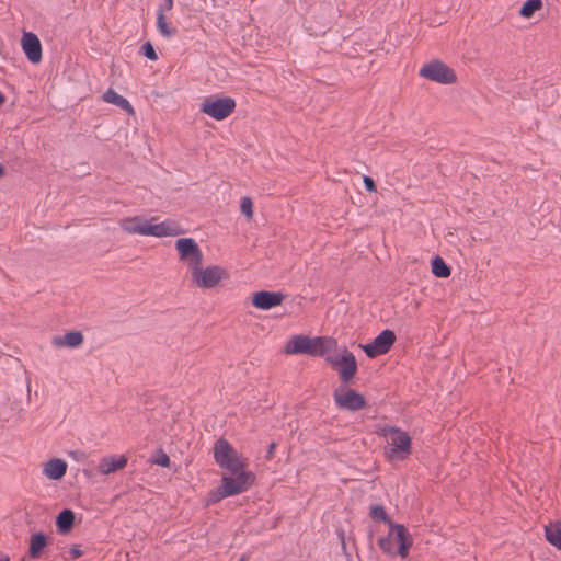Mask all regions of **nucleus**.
I'll return each instance as SVG.
<instances>
[{"label":"nucleus","instance_id":"obj_8","mask_svg":"<svg viewBox=\"0 0 561 561\" xmlns=\"http://www.w3.org/2000/svg\"><path fill=\"white\" fill-rule=\"evenodd\" d=\"M236 108V101L230 96L206 98L202 104L201 112L216 121L227 118Z\"/></svg>","mask_w":561,"mask_h":561},{"label":"nucleus","instance_id":"obj_34","mask_svg":"<svg viewBox=\"0 0 561 561\" xmlns=\"http://www.w3.org/2000/svg\"><path fill=\"white\" fill-rule=\"evenodd\" d=\"M69 554L72 559H77V558H80L82 554H83V551L79 548L78 545H73L70 549H69Z\"/></svg>","mask_w":561,"mask_h":561},{"label":"nucleus","instance_id":"obj_31","mask_svg":"<svg viewBox=\"0 0 561 561\" xmlns=\"http://www.w3.org/2000/svg\"><path fill=\"white\" fill-rule=\"evenodd\" d=\"M172 8H173V0H164V2L159 5L157 13L165 14V12L171 11Z\"/></svg>","mask_w":561,"mask_h":561},{"label":"nucleus","instance_id":"obj_2","mask_svg":"<svg viewBox=\"0 0 561 561\" xmlns=\"http://www.w3.org/2000/svg\"><path fill=\"white\" fill-rule=\"evenodd\" d=\"M381 435L389 439L391 447L386 451L389 459H405L411 454V437L404 431L396 426H386Z\"/></svg>","mask_w":561,"mask_h":561},{"label":"nucleus","instance_id":"obj_23","mask_svg":"<svg viewBox=\"0 0 561 561\" xmlns=\"http://www.w3.org/2000/svg\"><path fill=\"white\" fill-rule=\"evenodd\" d=\"M432 273L436 277L446 278L450 275L451 271L445 261L437 255L432 260Z\"/></svg>","mask_w":561,"mask_h":561},{"label":"nucleus","instance_id":"obj_11","mask_svg":"<svg viewBox=\"0 0 561 561\" xmlns=\"http://www.w3.org/2000/svg\"><path fill=\"white\" fill-rule=\"evenodd\" d=\"M226 270L218 265H210L203 268V265L192 275V282L199 288H213L219 284L222 278H227Z\"/></svg>","mask_w":561,"mask_h":561},{"label":"nucleus","instance_id":"obj_16","mask_svg":"<svg viewBox=\"0 0 561 561\" xmlns=\"http://www.w3.org/2000/svg\"><path fill=\"white\" fill-rule=\"evenodd\" d=\"M127 458L125 456H108L101 459L98 471L102 474H110L125 468Z\"/></svg>","mask_w":561,"mask_h":561},{"label":"nucleus","instance_id":"obj_33","mask_svg":"<svg viewBox=\"0 0 561 561\" xmlns=\"http://www.w3.org/2000/svg\"><path fill=\"white\" fill-rule=\"evenodd\" d=\"M154 462L161 467H169L170 458L167 454L161 453V455L156 459Z\"/></svg>","mask_w":561,"mask_h":561},{"label":"nucleus","instance_id":"obj_21","mask_svg":"<svg viewBox=\"0 0 561 561\" xmlns=\"http://www.w3.org/2000/svg\"><path fill=\"white\" fill-rule=\"evenodd\" d=\"M73 524L75 513L71 510L65 508L57 515L56 527L60 534L69 533L72 529Z\"/></svg>","mask_w":561,"mask_h":561},{"label":"nucleus","instance_id":"obj_14","mask_svg":"<svg viewBox=\"0 0 561 561\" xmlns=\"http://www.w3.org/2000/svg\"><path fill=\"white\" fill-rule=\"evenodd\" d=\"M285 296L280 291L260 290L252 296V304L261 310H270L279 306Z\"/></svg>","mask_w":561,"mask_h":561},{"label":"nucleus","instance_id":"obj_7","mask_svg":"<svg viewBox=\"0 0 561 561\" xmlns=\"http://www.w3.org/2000/svg\"><path fill=\"white\" fill-rule=\"evenodd\" d=\"M419 75L440 84H451L457 81L455 71L449 66L437 59L425 64L420 69Z\"/></svg>","mask_w":561,"mask_h":561},{"label":"nucleus","instance_id":"obj_38","mask_svg":"<svg viewBox=\"0 0 561 561\" xmlns=\"http://www.w3.org/2000/svg\"><path fill=\"white\" fill-rule=\"evenodd\" d=\"M5 174L4 168L0 164V179Z\"/></svg>","mask_w":561,"mask_h":561},{"label":"nucleus","instance_id":"obj_24","mask_svg":"<svg viewBox=\"0 0 561 561\" xmlns=\"http://www.w3.org/2000/svg\"><path fill=\"white\" fill-rule=\"evenodd\" d=\"M157 27H158V31L160 32V34L165 38H170L176 34V28L173 26H170L167 23L165 14L157 13Z\"/></svg>","mask_w":561,"mask_h":561},{"label":"nucleus","instance_id":"obj_36","mask_svg":"<svg viewBox=\"0 0 561 561\" xmlns=\"http://www.w3.org/2000/svg\"><path fill=\"white\" fill-rule=\"evenodd\" d=\"M70 455H71L72 457H75L76 459L78 458V456H82V457L84 456V454H83V453H81V451H72Z\"/></svg>","mask_w":561,"mask_h":561},{"label":"nucleus","instance_id":"obj_29","mask_svg":"<svg viewBox=\"0 0 561 561\" xmlns=\"http://www.w3.org/2000/svg\"><path fill=\"white\" fill-rule=\"evenodd\" d=\"M141 51L144 54V56H146L148 59L150 60H157L158 59V55L152 46V44L150 42H146L142 47H141Z\"/></svg>","mask_w":561,"mask_h":561},{"label":"nucleus","instance_id":"obj_17","mask_svg":"<svg viewBox=\"0 0 561 561\" xmlns=\"http://www.w3.org/2000/svg\"><path fill=\"white\" fill-rule=\"evenodd\" d=\"M48 545L47 536L43 533H34L30 538L28 554L33 559L42 557L44 549Z\"/></svg>","mask_w":561,"mask_h":561},{"label":"nucleus","instance_id":"obj_5","mask_svg":"<svg viewBox=\"0 0 561 561\" xmlns=\"http://www.w3.org/2000/svg\"><path fill=\"white\" fill-rule=\"evenodd\" d=\"M255 481V474L244 468L221 478V496H233L248 491Z\"/></svg>","mask_w":561,"mask_h":561},{"label":"nucleus","instance_id":"obj_15","mask_svg":"<svg viewBox=\"0 0 561 561\" xmlns=\"http://www.w3.org/2000/svg\"><path fill=\"white\" fill-rule=\"evenodd\" d=\"M22 48L27 59L33 64L42 60V44L36 34L25 32L21 39Z\"/></svg>","mask_w":561,"mask_h":561},{"label":"nucleus","instance_id":"obj_10","mask_svg":"<svg viewBox=\"0 0 561 561\" xmlns=\"http://www.w3.org/2000/svg\"><path fill=\"white\" fill-rule=\"evenodd\" d=\"M333 397L335 404L343 410L355 412L367 407L365 397L351 388L341 387L334 391Z\"/></svg>","mask_w":561,"mask_h":561},{"label":"nucleus","instance_id":"obj_19","mask_svg":"<svg viewBox=\"0 0 561 561\" xmlns=\"http://www.w3.org/2000/svg\"><path fill=\"white\" fill-rule=\"evenodd\" d=\"M83 342V335L80 331H70L67 332L62 336H55L53 339V344L57 347L68 346V347H78Z\"/></svg>","mask_w":561,"mask_h":561},{"label":"nucleus","instance_id":"obj_40","mask_svg":"<svg viewBox=\"0 0 561 561\" xmlns=\"http://www.w3.org/2000/svg\"><path fill=\"white\" fill-rule=\"evenodd\" d=\"M239 561H247V557L245 556H242Z\"/></svg>","mask_w":561,"mask_h":561},{"label":"nucleus","instance_id":"obj_32","mask_svg":"<svg viewBox=\"0 0 561 561\" xmlns=\"http://www.w3.org/2000/svg\"><path fill=\"white\" fill-rule=\"evenodd\" d=\"M364 185H365V188L368 191V192H376L377 191V186L375 184V181L370 178V176H364Z\"/></svg>","mask_w":561,"mask_h":561},{"label":"nucleus","instance_id":"obj_20","mask_svg":"<svg viewBox=\"0 0 561 561\" xmlns=\"http://www.w3.org/2000/svg\"><path fill=\"white\" fill-rule=\"evenodd\" d=\"M102 99L106 103L114 104L122 110L126 111L128 114L133 115L135 113L134 107L129 103L127 99L119 95L117 92H115L113 89H108L102 96Z\"/></svg>","mask_w":561,"mask_h":561},{"label":"nucleus","instance_id":"obj_3","mask_svg":"<svg viewBox=\"0 0 561 561\" xmlns=\"http://www.w3.org/2000/svg\"><path fill=\"white\" fill-rule=\"evenodd\" d=\"M214 458L217 465L229 473L245 468V462L239 453L225 438H219L214 445Z\"/></svg>","mask_w":561,"mask_h":561},{"label":"nucleus","instance_id":"obj_37","mask_svg":"<svg viewBox=\"0 0 561 561\" xmlns=\"http://www.w3.org/2000/svg\"><path fill=\"white\" fill-rule=\"evenodd\" d=\"M5 102V96L3 93L0 92V106L3 105Z\"/></svg>","mask_w":561,"mask_h":561},{"label":"nucleus","instance_id":"obj_39","mask_svg":"<svg viewBox=\"0 0 561 561\" xmlns=\"http://www.w3.org/2000/svg\"><path fill=\"white\" fill-rule=\"evenodd\" d=\"M0 561H10L9 557L5 554L0 556Z\"/></svg>","mask_w":561,"mask_h":561},{"label":"nucleus","instance_id":"obj_35","mask_svg":"<svg viewBox=\"0 0 561 561\" xmlns=\"http://www.w3.org/2000/svg\"><path fill=\"white\" fill-rule=\"evenodd\" d=\"M275 448H276V443L272 442L267 448V453H266L267 459H271L274 456Z\"/></svg>","mask_w":561,"mask_h":561},{"label":"nucleus","instance_id":"obj_18","mask_svg":"<svg viewBox=\"0 0 561 561\" xmlns=\"http://www.w3.org/2000/svg\"><path fill=\"white\" fill-rule=\"evenodd\" d=\"M67 470V463L59 458L50 459L45 463L44 473L51 480L61 479Z\"/></svg>","mask_w":561,"mask_h":561},{"label":"nucleus","instance_id":"obj_30","mask_svg":"<svg viewBox=\"0 0 561 561\" xmlns=\"http://www.w3.org/2000/svg\"><path fill=\"white\" fill-rule=\"evenodd\" d=\"M225 497L226 496H221V486L219 485L215 491L208 494V503L215 504Z\"/></svg>","mask_w":561,"mask_h":561},{"label":"nucleus","instance_id":"obj_28","mask_svg":"<svg viewBox=\"0 0 561 561\" xmlns=\"http://www.w3.org/2000/svg\"><path fill=\"white\" fill-rule=\"evenodd\" d=\"M241 213L248 218L251 219L253 216V203L252 199L248 196L241 198L240 204Z\"/></svg>","mask_w":561,"mask_h":561},{"label":"nucleus","instance_id":"obj_4","mask_svg":"<svg viewBox=\"0 0 561 561\" xmlns=\"http://www.w3.org/2000/svg\"><path fill=\"white\" fill-rule=\"evenodd\" d=\"M286 354H308L311 356H324L327 348L324 347L323 337H309L307 335L291 336L286 346Z\"/></svg>","mask_w":561,"mask_h":561},{"label":"nucleus","instance_id":"obj_6","mask_svg":"<svg viewBox=\"0 0 561 561\" xmlns=\"http://www.w3.org/2000/svg\"><path fill=\"white\" fill-rule=\"evenodd\" d=\"M175 249L179 252L180 261L188 266L192 275L203 265V253L194 239H178Z\"/></svg>","mask_w":561,"mask_h":561},{"label":"nucleus","instance_id":"obj_41","mask_svg":"<svg viewBox=\"0 0 561 561\" xmlns=\"http://www.w3.org/2000/svg\"><path fill=\"white\" fill-rule=\"evenodd\" d=\"M22 561H26L25 559H22Z\"/></svg>","mask_w":561,"mask_h":561},{"label":"nucleus","instance_id":"obj_25","mask_svg":"<svg viewBox=\"0 0 561 561\" xmlns=\"http://www.w3.org/2000/svg\"><path fill=\"white\" fill-rule=\"evenodd\" d=\"M542 8L541 0H527L520 8L519 14L523 18L529 19L534 13Z\"/></svg>","mask_w":561,"mask_h":561},{"label":"nucleus","instance_id":"obj_13","mask_svg":"<svg viewBox=\"0 0 561 561\" xmlns=\"http://www.w3.org/2000/svg\"><path fill=\"white\" fill-rule=\"evenodd\" d=\"M390 535L392 536L393 541L398 543L397 553L401 558H407L409 556V550L413 545V539L409 534L408 529L402 524L390 523Z\"/></svg>","mask_w":561,"mask_h":561},{"label":"nucleus","instance_id":"obj_9","mask_svg":"<svg viewBox=\"0 0 561 561\" xmlns=\"http://www.w3.org/2000/svg\"><path fill=\"white\" fill-rule=\"evenodd\" d=\"M327 362L337 369L340 380L347 385L357 374V362L353 353L344 350V353L337 357H327Z\"/></svg>","mask_w":561,"mask_h":561},{"label":"nucleus","instance_id":"obj_1","mask_svg":"<svg viewBox=\"0 0 561 561\" xmlns=\"http://www.w3.org/2000/svg\"><path fill=\"white\" fill-rule=\"evenodd\" d=\"M121 227L128 233H137L141 236L167 237L178 236L181 233L178 225L172 221H163L153 225L147 219L138 216L122 219Z\"/></svg>","mask_w":561,"mask_h":561},{"label":"nucleus","instance_id":"obj_26","mask_svg":"<svg viewBox=\"0 0 561 561\" xmlns=\"http://www.w3.org/2000/svg\"><path fill=\"white\" fill-rule=\"evenodd\" d=\"M370 517L376 522H383L390 526V523H393L382 505H373L369 512Z\"/></svg>","mask_w":561,"mask_h":561},{"label":"nucleus","instance_id":"obj_27","mask_svg":"<svg viewBox=\"0 0 561 561\" xmlns=\"http://www.w3.org/2000/svg\"><path fill=\"white\" fill-rule=\"evenodd\" d=\"M378 547L387 554L396 556L397 551L393 550V539L390 533L386 537H381L377 541Z\"/></svg>","mask_w":561,"mask_h":561},{"label":"nucleus","instance_id":"obj_12","mask_svg":"<svg viewBox=\"0 0 561 561\" xmlns=\"http://www.w3.org/2000/svg\"><path fill=\"white\" fill-rule=\"evenodd\" d=\"M396 342V334L392 330H383L380 332L371 343L360 344L359 346L366 353L369 358H376L379 355H383L389 352L393 343Z\"/></svg>","mask_w":561,"mask_h":561},{"label":"nucleus","instance_id":"obj_22","mask_svg":"<svg viewBox=\"0 0 561 561\" xmlns=\"http://www.w3.org/2000/svg\"><path fill=\"white\" fill-rule=\"evenodd\" d=\"M545 536L549 543L561 550V523L549 524L546 526Z\"/></svg>","mask_w":561,"mask_h":561}]
</instances>
